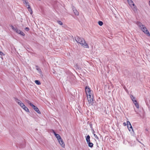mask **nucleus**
<instances>
[{
    "mask_svg": "<svg viewBox=\"0 0 150 150\" xmlns=\"http://www.w3.org/2000/svg\"><path fill=\"white\" fill-rule=\"evenodd\" d=\"M85 91L86 94L89 106L92 105L93 102V92L88 86L85 87Z\"/></svg>",
    "mask_w": 150,
    "mask_h": 150,
    "instance_id": "1",
    "label": "nucleus"
},
{
    "mask_svg": "<svg viewBox=\"0 0 150 150\" xmlns=\"http://www.w3.org/2000/svg\"><path fill=\"white\" fill-rule=\"evenodd\" d=\"M75 40L78 43L80 44L81 46L83 47L88 48H89L88 44L83 38L77 37L76 38Z\"/></svg>",
    "mask_w": 150,
    "mask_h": 150,
    "instance_id": "2",
    "label": "nucleus"
},
{
    "mask_svg": "<svg viewBox=\"0 0 150 150\" xmlns=\"http://www.w3.org/2000/svg\"><path fill=\"white\" fill-rule=\"evenodd\" d=\"M137 24L141 30L146 34L148 36H150V33L144 25H143L142 23L139 22H137Z\"/></svg>",
    "mask_w": 150,
    "mask_h": 150,
    "instance_id": "3",
    "label": "nucleus"
},
{
    "mask_svg": "<svg viewBox=\"0 0 150 150\" xmlns=\"http://www.w3.org/2000/svg\"><path fill=\"white\" fill-rule=\"evenodd\" d=\"M15 100L16 102L18 103V104L26 112H29V110L28 108L26 107L21 101L16 98H15Z\"/></svg>",
    "mask_w": 150,
    "mask_h": 150,
    "instance_id": "4",
    "label": "nucleus"
},
{
    "mask_svg": "<svg viewBox=\"0 0 150 150\" xmlns=\"http://www.w3.org/2000/svg\"><path fill=\"white\" fill-rule=\"evenodd\" d=\"M11 27L13 30L17 33L20 34V35L23 36H25V34L22 31L16 28H14L13 25H11Z\"/></svg>",
    "mask_w": 150,
    "mask_h": 150,
    "instance_id": "5",
    "label": "nucleus"
},
{
    "mask_svg": "<svg viewBox=\"0 0 150 150\" xmlns=\"http://www.w3.org/2000/svg\"><path fill=\"white\" fill-rule=\"evenodd\" d=\"M132 5L134 6V7L132 8V10L135 13L137 14L138 13V9L136 6L133 3L132 4Z\"/></svg>",
    "mask_w": 150,
    "mask_h": 150,
    "instance_id": "6",
    "label": "nucleus"
},
{
    "mask_svg": "<svg viewBox=\"0 0 150 150\" xmlns=\"http://www.w3.org/2000/svg\"><path fill=\"white\" fill-rule=\"evenodd\" d=\"M33 108L34 110L36 111L38 113L40 114L41 112L40 111L38 108L36 106H35L34 105H33L31 106Z\"/></svg>",
    "mask_w": 150,
    "mask_h": 150,
    "instance_id": "7",
    "label": "nucleus"
},
{
    "mask_svg": "<svg viewBox=\"0 0 150 150\" xmlns=\"http://www.w3.org/2000/svg\"><path fill=\"white\" fill-rule=\"evenodd\" d=\"M59 143L61 145V146L63 147L64 148L65 147V144L64 142L62 139L61 138L59 140H58Z\"/></svg>",
    "mask_w": 150,
    "mask_h": 150,
    "instance_id": "8",
    "label": "nucleus"
},
{
    "mask_svg": "<svg viewBox=\"0 0 150 150\" xmlns=\"http://www.w3.org/2000/svg\"><path fill=\"white\" fill-rule=\"evenodd\" d=\"M23 3L25 4V6L27 7V8H29L30 6L29 4V3L27 0H22Z\"/></svg>",
    "mask_w": 150,
    "mask_h": 150,
    "instance_id": "9",
    "label": "nucleus"
},
{
    "mask_svg": "<svg viewBox=\"0 0 150 150\" xmlns=\"http://www.w3.org/2000/svg\"><path fill=\"white\" fill-rule=\"evenodd\" d=\"M133 103L136 108L137 109H139V104L138 103L137 100H134Z\"/></svg>",
    "mask_w": 150,
    "mask_h": 150,
    "instance_id": "10",
    "label": "nucleus"
},
{
    "mask_svg": "<svg viewBox=\"0 0 150 150\" xmlns=\"http://www.w3.org/2000/svg\"><path fill=\"white\" fill-rule=\"evenodd\" d=\"M127 128L128 129L129 131H130L131 129V125L130 122L129 121H127Z\"/></svg>",
    "mask_w": 150,
    "mask_h": 150,
    "instance_id": "11",
    "label": "nucleus"
},
{
    "mask_svg": "<svg viewBox=\"0 0 150 150\" xmlns=\"http://www.w3.org/2000/svg\"><path fill=\"white\" fill-rule=\"evenodd\" d=\"M73 10L74 12L75 15L77 16L79 15V12L76 10L75 8H73Z\"/></svg>",
    "mask_w": 150,
    "mask_h": 150,
    "instance_id": "12",
    "label": "nucleus"
},
{
    "mask_svg": "<svg viewBox=\"0 0 150 150\" xmlns=\"http://www.w3.org/2000/svg\"><path fill=\"white\" fill-rule=\"evenodd\" d=\"M55 136L58 140H59V139H61V138L60 135L58 134H55Z\"/></svg>",
    "mask_w": 150,
    "mask_h": 150,
    "instance_id": "13",
    "label": "nucleus"
},
{
    "mask_svg": "<svg viewBox=\"0 0 150 150\" xmlns=\"http://www.w3.org/2000/svg\"><path fill=\"white\" fill-rule=\"evenodd\" d=\"M86 140L87 143L90 142V137L89 135H88L86 137Z\"/></svg>",
    "mask_w": 150,
    "mask_h": 150,
    "instance_id": "14",
    "label": "nucleus"
},
{
    "mask_svg": "<svg viewBox=\"0 0 150 150\" xmlns=\"http://www.w3.org/2000/svg\"><path fill=\"white\" fill-rule=\"evenodd\" d=\"M25 101L26 103H28L31 106L33 105L29 100H25Z\"/></svg>",
    "mask_w": 150,
    "mask_h": 150,
    "instance_id": "15",
    "label": "nucleus"
},
{
    "mask_svg": "<svg viewBox=\"0 0 150 150\" xmlns=\"http://www.w3.org/2000/svg\"><path fill=\"white\" fill-rule=\"evenodd\" d=\"M87 143L88 144V146L90 147H92L93 146V143L90 142Z\"/></svg>",
    "mask_w": 150,
    "mask_h": 150,
    "instance_id": "16",
    "label": "nucleus"
},
{
    "mask_svg": "<svg viewBox=\"0 0 150 150\" xmlns=\"http://www.w3.org/2000/svg\"><path fill=\"white\" fill-rule=\"evenodd\" d=\"M35 83L38 85H40L41 84L40 81L38 80H35Z\"/></svg>",
    "mask_w": 150,
    "mask_h": 150,
    "instance_id": "17",
    "label": "nucleus"
},
{
    "mask_svg": "<svg viewBox=\"0 0 150 150\" xmlns=\"http://www.w3.org/2000/svg\"><path fill=\"white\" fill-rule=\"evenodd\" d=\"M98 23L100 26H102L103 24V23L102 21H99Z\"/></svg>",
    "mask_w": 150,
    "mask_h": 150,
    "instance_id": "18",
    "label": "nucleus"
},
{
    "mask_svg": "<svg viewBox=\"0 0 150 150\" xmlns=\"http://www.w3.org/2000/svg\"><path fill=\"white\" fill-rule=\"evenodd\" d=\"M28 11L30 12V14H32L33 13V11H32V10L30 8V7L29 8H28Z\"/></svg>",
    "mask_w": 150,
    "mask_h": 150,
    "instance_id": "19",
    "label": "nucleus"
},
{
    "mask_svg": "<svg viewBox=\"0 0 150 150\" xmlns=\"http://www.w3.org/2000/svg\"><path fill=\"white\" fill-rule=\"evenodd\" d=\"M57 23L59 25H63L62 23L60 21H58Z\"/></svg>",
    "mask_w": 150,
    "mask_h": 150,
    "instance_id": "20",
    "label": "nucleus"
},
{
    "mask_svg": "<svg viewBox=\"0 0 150 150\" xmlns=\"http://www.w3.org/2000/svg\"><path fill=\"white\" fill-rule=\"evenodd\" d=\"M127 1L129 4V5L130 6L131 5V0H127Z\"/></svg>",
    "mask_w": 150,
    "mask_h": 150,
    "instance_id": "21",
    "label": "nucleus"
},
{
    "mask_svg": "<svg viewBox=\"0 0 150 150\" xmlns=\"http://www.w3.org/2000/svg\"><path fill=\"white\" fill-rule=\"evenodd\" d=\"M36 69H37V70L38 71L39 73L41 74V72L40 69V68H37Z\"/></svg>",
    "mask_w": 150,
    "mask_h": 150,
    "instance_id": "22",
    "label": "nucleus"
},
{
    "mask_svg": "<svg viewBox=\"0 0 150 150\" xmlns=\"http://www.w3.org/2000/svg\"><path fill=\"white\" fill-rule=\"evenodd\" d=\"M132 101L133 102L134 100H137L136 99V98L135 97H134L132 95Z\"/></svg>",
    "mask_w": 150,
    "mask_h": 150,
    "instance_id": "23",
    "label": "nucleus"
},
{
    "mask_svg": "<svg viewBox=\"0 0 150 150\" xmlns=\"http://www.w3.org/2000/svg\"><path fill=\"white\" fill-rule=\"evenodd\" d=\"M25 30L28 31L29 30V29L28 28L26 27L25 28Z\"/></svg>",
    "mask_w": 150,
    "mask_h": 150,
    "instance_id": "24",
    "label": "nucleus"
},
{
    "mask_svg": "<svg viewBox=\"0 0 150 150\" xmlns=\"http://www.w3.org/2000/svg\"><path fill=\"white\" fill-rule=\"evenodd\" d=\"M94 137H95V138H96L97 139H98V137L97 136L96 134H94Z\"/></svg>",
    "mask_w": 150,
    "mask_h": 150,
    "instance_id": "25",
    "label": "nucleus"
},
{
    "mask_svg": "<svg viewBox=\"0 0 150 150\" xmlns=\"http://www.w3.org/2000/svg\"><path fill=\"white\" fill-rule=\"evenodd\" d=\"M52 131L53 132V133L55 135V134H57L54 131V130H52Z\"/></svg>",
    "mask_w": 150,
    "mask_h": 150,
    "instance_id": "26",
    "label": "nucleus"
},
{
    "mask_svg": "<svg viewBox=\"0 0 150 150\" xmlns=\"http://www.w3.org/2000/svg\"><path fill=\"white\" fill-rule=\"evenodd\" d=\"M52 131L53 132V133L55 135V134H57L54 131V130H52Z\"/></svg>",
    "mask_w": 150,
    "mask_h": 150,
    "instance_id": "27",
    "label": "nucleus"
},
{
    "mask_svg": "<svg viewBox=\"0 0 150 150\" xmlns=\"http://www.w3.org/2000/svg\"><path fill=\"white\" fill-rule=\"evenodd\" d=\"M3 54V53L2 52H1L0 51V55H2Z\"/></svg>",
    "mask_w": 150,
    "mask_h": 150,
    "instance_id": "28",
    "label": "nucleus"
},
{
    "mask_svg": "<svg viewBox=\"0 0 150 150\" xmlns=\"http://www.w3.org/2000/svg\"><path fill=\"white\" fill-rule=\"evenodd\" d=\"M123 124L124 126H126L127 125L125 122L123 123Z\"/></svg>",
    "mask_w": 150,
    "mask_h": 150,
    "instance_id": "29",
    "label": "nucleus"
},
{
    "mask_svg": "<svg viewBox=\"0 0 150 150\" xmlns=\"http://www.w3.org/2000/svg\"><path fill=\"white\" fill-rule=\"evenodd\" d=\"M95 132L93 131V134L94 135V134H95Z\"/></svg>",
    "mask_w": 150,
    "mask_h": 150,
    "instance_id": "30",
    "label": "nucleus"
},
{
    "mask_svg": "<svg viewBox=\"0 0 150 150\" xmlns=\"http://www.w3.org/2000/svg\"><path fill=\"white\" fill-rule=\"evenodd\" d=\"M149 6H150V1H149Z\"/></svg>",
    "mask_w": 150,
    "mask_h": 150,
    "instance_id": "31",
    "label": "nucleus"
},
{
    "mask_svg": "<svg viewBox=\"0 0 150 150\" xmlns=\"http://www.w3.org/2000/svg\"><path fill=\"white\" fill-rule=\"evenodd\" d=\"M132 131L134 132V131H133V128H132Z\"/></svg>",
    "mask_w": 150,
    "mask_h": 150,
    "instance_id": "32",
    "label": "nucleus"
},
{
    "mask_svg": "<svg viewBox=\"0 0 150 150\" xmlns=\"http://www.w3.org/2000/svg\"><path fill=\"white\" fill-rule=\"evenodd\" d=\"M146 131H148V129H146Z\"/></svg>",
    "mask_w": 150,
    "mask_h": 150,
    "instance_id": "33",
    "label": "nucleus"
},
{
    "mask_svg": "<svg viewBox=\"0 0 150 150\" xmlns=\"http://www.w3.org/2000/svg\"><path fill=\"white\" fill-rule=\"evenodd\" d=\"M133 3V1H132V3Z\"/></svg>",
    "mask_w": 150,
    "mask_h": 150,
    "instance_id": "34",
    "label": "nucleus"
}]
</instances>
